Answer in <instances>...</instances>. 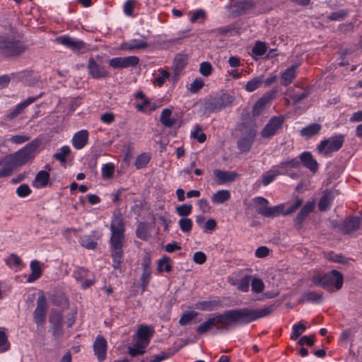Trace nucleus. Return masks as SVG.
Masks as SVG:
<instances>
[{"label":"nucleus","mask_w":362,"mask_h":362,"mask_svg":"<svg viewBox=\"0 0 362 362\" xmlns=\"http://www.w3.org/2000/svg\"><path fill=\"white\" fill-rule=\"evenodd\" d=\"M80 243L84 247L93 250L97 246V243L93 240L90 235H83L81 238Z\"/></svg>","instance_id":"09e8293b"},{"label":"nucleus","mask_w":362,"mask_h":362,"mask_svg":"<svg viewBox=\"0 0 362 362\" xmlns=\"http://www.w3.org/2000/svg\"><path fill=\"white\" fill-rule=\"evenodd\" d=\"M230 194L229 191L221 189L213 194L211 199L214 204H223L230 199Z\"/></svg>","instance_id":"c9c22d12"},{"label":"nucleus","mask_w":362,"mask_h":362,"mask_svg":"<svg viewBox=\"0 0 362 362\" xmlns=\"http://www.w3.org/2000/svg\"><path fill=\"white\" fill-rule=\"evenodd\" d=\"M172 266L170 265V258L168 256H163L158 262L157 271L160 273L163 271L170 272Z\"/></svg>","instance_id":"79ce46f5"},{"label":"nucleus","mask_w":362,"mask_h":362,"mask_svg":"<svg viewBox=\"0 0 362 362\" xmlns=\"http://www.w3.org/2000/svg\"><path fill=\"white\" fill-rule=\"evenodd\" d=\"M298 66V64H294L281 74V84L282 86H287L293 82L296 77V69Z\"/></svg>","instance_id":"393cba45"},{"label":"nucleus","mask_w":362,"mask_h":362,"mask_svg":"<svg viewBox=\"0 0 362 362\" xmlns=\"http://www.w3.org/2000/svg\"><path fill=\"white\" fill-rule=\"evenodd\" d=\"M322 126L320 124L313 123L303 127L300 130V135L306 139L311 138L317 135L320 132Z\"/></svg>","instance_id":"7c9ffc66"},{"label":"nucleus","mask_w":362,"mask_h":362,"mask_svg":"<svg viewBox=\"0 0 362 362\" xmlns=\"http://www.w3.org/2000/svg\"><path fill=\"white\" fill-rule=\"evenodd\" d=\"M305 329L306 326L302 323L294 325L293 326V332L291 335V339L292 340H296Z\"/></svg>","instance_id":"5fc2aeb1"},{"label":"nucleus","mask_w":362,"mask_h":362,"mask_svg":"<svg viewBox=\"0 0 362 362\" xmlns=\"http://www.w3.org/2000/svg\"><path fill=\"white\" fill-rule=\"evenodd\" d=\"M48 305L44 295L39 296L37 300V307L33 313L35 322L38 325L45 323Z\"/></svg>","instance_id":"9b49d317"},{"label":"nucleus","mask_w":362,"mask_h":362,"mask_svg":"<svg viewBox=\"0 0 362 362\" xmlns=\"http://www.w3.org/2000/svg\"><path fill=\"white\" fill-rule=\"evenodd\" d=\"M281 174H282V173L279 170V167L273 166L272 168L269 172L262 175L263 185L267 186L275 180L277 175Z\"/></svg>","instance_id":"72a5a7b5"},{"label":"nucleus","mask_w":362,"mask_h":362,"mask_svg":"<svg viewBox=\"0 0 362 362\" xmlns=\"http://www.w3.org/2000/svg\"><path fill=\"white\" fill-rule=\"evenodd\" d=\"M312 281L315 286L323 288L328 289L334 286L339 290L342 287L344 276L341 272L334 269L324 274L315 273L312 277Z\"/></svg>","instance_id":"20e7f679"},{"label":"nucleus","mask_w":362,"mask_h":362,"mask_svg":"<svg viewBox=\"0 0 362 362\" xmlns=\"http://www.w3.org/2000/svg\"><path fill=\"white\" fill-rule=\"evenodd\" d=\"M149 162V156L146 153L140 154L136 160L135 165L137 169L145 167Z\"/></svg>","instance_id":"13d9d810"},{"label":"nucleus","mask_w":362,"mask_h":362,"mask_svg":"<svg viewBox=\"0 0 362 362\" xmlns=\"http://www.w3.org/2000/svg\"><path fill=\"white\" fill-rule=\"evenodd\" d=\"M187 57L184 54H177L174 59L173 70L174 72L173 78H176L181 71L184 69V67L187 65Z\"/></svg>","instance_id":"bb28decb"},{"label":"nucleus","mask_w":362,"mask_h":362,"mask_svg":"<svg viewBox=\"0 0 362 362\" xmlns=\"http://www.w3.org/2000/svg\"><path fill=\"white\" fill-rule=\"evenodd\" d=\"M192 206L188 204H182L176 207L175 211L180 216H187L192 213Z\"/></svg>","instance_id":"bf43d9fd"},{"label":"nucleus","mask_w":362,"mask_h":362,"mask_svg":"<svg viewBox=\"0 0 362 362\" xmlns=\"http://www.w3.org/2000/svg\"><path fill=\"white\" fill-rule=\"evenodd\" d=\"M212 66L209 62H204L201 63L199 71L204 76H209L211 74Z\"/></svg>","instance_id":"69168bd1"},{"label":"nucleus","mask_w":362,"mask_h":362,"mask_svg":"<svg viewBox=\"0 0 362 362\" xmlns=\"http://www.w3.org/2000/svg\"><path fill=\"white\" fill-rule=\"evenodd\" d=\"M253 204L256 207V211L259 214V209H264L268 206L269 202L267 199L258 197L252 199Z\"/></svg>","instance_id":"864d4df0"},{"label":"nucleus","mask_w":362,"mask_h":362,"mask_svg":"<svg viewBox=\"0 0 362 362\" xmlns=\"http://www.w3.org/2000/svg\"><path fill=\"white\" fill-rule=\"evenodd\" d=\"M172 111L170 109H164L160 115V122L166 127H172L176 122V119L171 118Z\"/></svg>","instance_id":"4c0bfd02"},{"label":"nucleus","mask_w":362,"mask_h":362,"mask_svg":"<svg viewBox=\"0 0 362 362\" xmlns=\"http://www.w3.org/2000/svg\"><path fill=\"white\" fill-rule=\"evenodd\" d=\"M255 8V3L253 0H239L231 6L232 11L236 16L250 13Z\"/></svg>","instance_id":"f3484780"},{"label":"nucleus","mask_w":362,"mask_h":362,"mask_svg":"<svg viewBox=\"0 0 362 362\" xmlns=\"http://www.w3.org/2000/svg\"><path fill=\"white\" fill-rule=\"evenodd\" d=\"M300 165V163L298 158H291L282 161L279 165V169H286L288 168H298Z\"/></svg>","instance_id":"a18cd8bd"},{"label":"nucleus","mask_w":362,"mask_h":362,"mask_svg":"<svg viewBox=\"0 0 362 362\" xmlns=\"http://www.w3.org/2000/svg\"><path fill=\"white\" fill-rule=\"evenodd\" d=\"M241 132V137L238 141V148L242 152H247L255 140L257 130L252 124H243Z\"/></svg>","instance_id":"0eeeda50"},{"label":"nucleus","mask_w":362,"mask_h":362,"mask_svg":"<svg viewBox=\"0 0 362 362\" xmlns=\"http://www.w3.org/2000/svg\"><path fill=\"white\" fill-rule=\"evenodd\" d=\"M275 310V306L271 305L260 310H251L247 308L233 309L224 311L209 318L199 325L197 332L199 334L209 332L216 327L217 329H227L229 327L240 324H249L259 318L270 315Z\"/></svg>","instance_id":"f257e3e1"},{"label":"nucleus","mask_w":362,"mask_h":362,"mask_svg":"<svg viewBox=\"0 0 362 362\" xmlns=\"http://www.w3.org/2000/svg\"><path fill=\"white\" fill-rule=\"evenodd\" d=\"M235 100V97L228 93L209 97L204 100L203 104L204 112L206 114L220 112L223 109L231 107Z\"/></svg>","instance_id":"7ed1b4c3"},{"label":"nucleus","mask_w":362,"mask_h":362,"mask_svg":"<svg viewBox=\"0 0 362 362\" xmlns=\"http://www.w3.org/2000/svg\"><path fill=\"white\" fill-rule=\"evenodd\" d=\"M160 76L156 78L155 83H156L158 86H162L165 83V79L168 78L170 74L168 71L165 70H161L160 71Z\"/></svg>","instance_id":"338daca9"},{"label":"nucleus","mask_w":362,"mask_h":362,"mask_svg":"<svg viewBox=\"0 0 362 362\" xmlns=\"http://www.w3.org/2000/svg\"><path fill=\"white\" fill-rule=\"evenodd\" d=\"M115 172V165L112 163H106L102 168V177L104 179L111 178Z\"/></svg>","instance_id":"603ef678"},{"label":"nucleus","mask_w":362,"mask_h":362,"mask_svg":"<svg viewBox=\"0 0 362 362\" xmlns=\"http://www.w3.org/2000/svg\"><path fill=\"white\" fill-rule=\"evenodd\" d=\"M322 300V294L315 291H309L303 293L300 302H310L313 303H320Z\"/></svg>","instance_id":"2f4dec72"},{"label":"nucleus","mask_w":362,"mask_h":362,"mask_svg":"<svg viewBox=\"0 0 362 362\" xmlns=\"http://www.w3.org/2000/svg\"><path fill=\"white\" fill-rule=\"evenodd\" d=\"M154 334V329L151 326L140 325L138 327L136 334L133 336L134 339L147 346Z\"/></svg>","instance_id":"2eb2a0df"},{"label":"nucleus","mask_w":362,"mask_h":362,"mask_svg":"<svg viewBox=\"0 0 362 362\" xmlns=\"http://www.w3.org/2000/svg\"><path fill=\"white\" fill-rule=\"evenodd\" d=\"M191 137L197 139L199 143H204L206 139L205 134L202 132V128L200 126H197L196 129L192 132Z\"/></svg>","instance_id":"4d7b16f0"},{"label":"nucleus","mask_w":362,"mask_h":362,"mask_svg":"<svg viewBox=\"0 0 362 362\" xmlns=\"http://www.w3.org/2000/svg\"><path fill=\"white\" fill-rule=\"evenodd\" d=\"M93 350L95 355L100 361H103L106 358L107 341L103 336H98L93 343Z\"/></svg>","instance_id":"4be33fe9"},{"label":"nucleus","mask_w":362,"mask_h":362,"mask_svg":"<svg viewBox=\"0 0 362 362\" xmlns=\"http://www.w3.org/2000/svg\"><path fill=\"white\" fill-rule=\"evenodd\" d=\"M198 313L195 311H189L184 313L179 320V324L181 326H185L192 322L197 316Z\"/></svg>","instance_id":"c03bdc74"},{"label":"nucleus","mask_w":362,"mask_h":362,"mask_svg":"<svg viewBox=\"0 0 362 362\" xmlns=\"http://www.w3.org/2000/svg\"><path fill=\"white\" fill-rule=\"evenodd\" d=\"M300 163H302L303 166L309 169L313 173H316L318 169V163L315 159L313 158L311 153L305 151L302 153L300 156Z\"/></svg>","instance_id":"b1692460"},{"label":"nucleus","mask_w":362,"mask_h":362,"mask_svg":"<svg viewBox=\"0 0 362 362\" xmlns=\"http://www.w3.org/2000/svg\"><path fill=\"white\" fill-rule=\"evenodd\" d=\"M263 83V76H259L247 81L245 86V89L247 92H253L257 90Z\"/></svg>","instance_id":"58836bf2"},{"label":"nucleus","mask_w":362,"mask_h":362,"mask_svg":"<svg viewBox=\"0 0 362 362\" xmlns=\"http://www.w3.org/2000/svg\"><path fill=\"white\" fill-rule=\"evenodd\" d=\"M314 209L315 204L313 202H308L303 206L294 219V226L296 228H301L303 221L307 218L308 215L314 210Z\"/></svg>","instance_id":"aec40b11"},{"label":"nucleus","mask_w":362,"mask_h":362,"mask_svg":"<svg viewBox=\"0 0 362 362\" xmlns=\"http://www.w3.org/2000/svg\"><path fill=\"white\" fill-rule=\"evenodd\" d=\"M284 122V116L273 117L262 129V136L264 138L274 136L278 129L281 127Z\"/></svg>","instance_id":"4468645a"},{"label":"nucleus","mask_w":362,"mask_h":362,"mask_svg":"<svg viewBox=\"0 0 362 362\" xmlns=\"http://www.w3.org/2000/svg\"><path fill=\"white\" fill-rule=\"evenodd\" d=\"M223 307L221 302L218 299H214L211 300L198 301L194 304L196 309L203 311H212L216 308Z\"/></svg>","instance_id":"a878e982"},{"label":"nucleus","mask_w":362,"mask_h":362,"mask_svg":"<svg viewBox=\"0 0 362 362\" xmlns=\"http://www.w3.org/2000/svg\"><path fill=\"white\" fill-rule=\"evenodd\" d=\"M180 230L184 233H189L192 227V221L189 218H182L179 221Z\"/></svg>","instance_id":"3c124183"},{"label":"nucleus","mask_w":362,"mask_h":362,"mask_svg":"<svg viewBox=\"0 0 362 362\" xmlns=\"http://www.w3.org/2000/svg\"><path fill=\"white\" fill-rule=\"evenodd\" d=\"M70 153V148L68 146H64L61 148L60 152H57L54 154V158L61 163H65L66 161V158Z\"/></svg>","instance_id":"49530a36"},{"label":"nucleus","mask_w":362,"mask_h":362,"mask_svg":"<svg viewBox=\"0 0 362 362\" xmlns=\"http://www.w3.org/2000/svg\"><path fill=\"white\" fill-rule=\"evenodd\" d=\"M213 173L219 185L232 182L238 177V174L234 171H225L219 169L214 170Z\"/></svg>","instance_id":"5701e85b"},{"label":"nucleus","mask_w":362,"mask_h":362,"mask_svg":"<svg viewBox=\"0 0 362 362\" xmlns=\"http://www.w3.org/2000/svg\"><path fill=\"white\" fill-rule=\"evenodd\" d=\"M42 93H40L39 95L33 96V97H29L28 99H26L23 103L18 104L15 107L13 110H12L9 113H8L4 119L8 120H13L16 117H17L19 115L23 113V110L30 104L35 102L39 98L42 96Z\"/></svg>","instance_id":"a211bd4d"},{"label":"nucleus","mask_w":362,"mask_h":362,"mask_svg":"<svg viewBox=\"0 0 362 362\" xmlns=\"http://www.w3.org/2000/svg\"><path fill=\"white\" fill-rule=\"evenodd\" d=\"M124 240H110L111 257L112 258V267L119 269L123 262V245Z\"/></svg>","instance_id":"1a4fd4ad"},{"label":"nucleus","mask_w":362,"mask_h":362,"mask_svg":"<svg viewBox=\"0 0 362 362\" xmlns=\"http://www.w3.org/2000/svg\"><path fill=\"white\" fill-rule=\"evenodd\" d=\"M334 199V194L332 192L325 193L320 199L318 208L321 211L327 210L331 204L332 199Z\"/></svg>","instance_id":"e433bc0d"},{"label":"nucleus","mask_w":362,"mask_h":362,"mask_svg":"<svg viewBox=\"0 0 362 362\" xmlns=\"http://www.w3.org/2000/svg\"><path fill=\"white\" fill-rule=\"evenodd\" d=\"M151 277V269H144L142 270V274L141 276V288L142 289V292L145 291L147 286L150 281Z\"/></svg>","instance_id":"de8ad7c7"},{"label":"nucleus","mask_w":362,"mask_h":362,"mask_svg":"<svg viewBox=\"0 0 362 362\" xmlns=\"http://www.w3.org/2000/svg\"><path fill=\"white\" fill-rule=\"evenodd\" d=\"M267 45L264 42L257 41L252 47V52L256 56H262L267 52Z\"/></svg>","instance_id":"8fccbe9b"},{"label":"nucleus","mask_w":362,"mask_h":362,"mask_svg":"<svg viewBox=\"0 0 362 362\" xmlns=\"http://www.w3.org/2000/svg\"><path fill=\"white\" fill-rule=\"evenodd\" d=\"M17 194L21 197H24L29 195L31 193V189L29 186L26 184L20 185L16 189Z\"/></svg>","instance_id":"774afa93"},{"label":"nucleus","mask_w":362,"mask_h":362,"mask_svg":"<svg viewBox=\"0 0 362 362\" xmlns=\"http://www.w3.org/2000/svg\"><path fill=\"white\" fill-rule=\"evenodd\" d=\"M310 93V90L309 88L304 89L301 93L293 94L291 96V98L293 100V105H296L300 103L303 100L307 98Z\"/></svg>","instance_id":"6e6d98bb"},{"label":"nucleus","mask_w":362,"mask_h":362,"mask_svg":"<svg viewBox=\"0 0 362 362\" xmlns=\"http://www.w3.org/2000/svg\"><path fill=\"white\" fill-rule=\"evenodd\" d=\"M149 226L148 224L146 222H141L138 224L136 230V235L137 238H139L141 240H146L148 238V231H149Z\"/></svg>","instance_id":"ea45409f"},{"label":"nucleus","mask_w":362,"mask_h":362,"mask_svg":"<svg viewBox=\"0 0 362 362\" xmlns=\"http://www.w3.org/2000/svg\"><path fill=\"white\" fill-rule=\"evenodd\" d=\"M41 144L40 139H35L18 151L5 156L3 159L4 165L0 169V177L10 175L15 168L33 159Z\"/></svg>","instance_id":"f03ea898"},{"label":"nucleus","mask_w":362,"mask_h":362,"mask_svg":"<svg viewBox=\"0 0 362 362\" xmlns=\"http://www.w3.org/2000/svg\"><path fill=\"white\" fill-rule=\"evenodd\" d=\"M49 180V173L46 170H40L35 175L33 185L37 188H43L48 185Z\"/></svg>","instance_id":"c756f323"},{"label":"nucleus","mask_w":362,"mask_h":362,"mask_svg":"<svg viewBox=\"0 0 362 362\" xmlns=\"http://www.w3.org/2000/svg\"><path fill=\"white\" fill-rule=\"evenodd\" d=\"M88 271L83 268H78L74 272L73 276L77 281H83V279L87 276Z\"/></svg>","instance_id":"e2e57ef3"},{"label":"nucleus","mask_w":362,"mask_h":362,"mask_svg":"<svg viewBox=\"0 0 362 362\" xmlns=\"http://www.w3.org/2000/svg\"><path fill=\"white\" fill-rule=\"evenodd\" d=\"M284 208V206L283 204H279L272 207L267 206L264 209H259V214L267 218L276 217L281 214H283Z\"/></svg>","instance_id":"c85d7f7f"},{"label":"nucleus","mask_w":362,"mask_h":362,"mask_svg":"<svg viewBox=\"0 0 362 362\" xmlns=\"http://www.w3.org/2000/svg\"><path fill=\"white\" fill-rule=\"evenodd\" d=\"M110 240H124V223L120 214H114L110 224Z\"/></svg>","instance_id":"9d476101"},{"label":"nucleus","mask_w":362,"mask_h":362,"mask_svg":"<svg viewBox=\"0 0 362 362\" xmlns=\"http://www.w3.org/2000/svg\"><path fill=\"white\" fill-rule=\"evenodd\" d=\"M56 41L74 52H81L86 49V44L83 41L67 35L59 36L57 37Z\"/></svg>","instance_id":"ddd939ff"},{"label":"nucleus","mask_w":362,"mask_h":362,"mask_svg":"<svg viewBox=\"0 0 362 362\" xmlns=\"http://www.w3.org/2000/svg\"><path fill=\"white\" fill-rule=\"evenodd\" d=\"M146 347L147 346L136 341V343L133 346H128L129 354L132 357L143 355L146 352L145 349Z\"/></svg>","instance_id":"a19ab883"},{"label":"nucleus","mask_w":362,"mask_h":362,"mask_svg":"<svg viewBox=\"0 0 362 362\" xmlns=\"http://www.w3.org/2000/svg\"><path fill=\"white\" fill-rule=\"evenodd\" d=\"M275 95L276 91L272 90L267 93L263 97L259 98L253 106L252 115L254 116L259 115L266 106L273 100Z\"/></svg>","instance_id":"6ab92c4d"},{"label":"nucleus","mask_w":362,"mask_h":362,"mask_svg":"<svg viewBox=\"0 0 362 362\" xmlns=\"http://www.w3.org/2000/svg\"><path fill=\"white\" fill-rule=\"evenodd\" d=\"M30 269L32 270V273L29 275L27 279V281L29 283L36 281L42 275L40 264L37 260H33L30 262Z\"/></svg>","instance_id":"473e14b6"},{"label":"nucleus","mask_w":362,"mask_h":362,"mask_svg":"<svg viewBox=\"0 0 362 362\" xmlns=\"http://www.w3.org/2000/svg\"><path fill=\"white\" fill-rule=\"evenodd\" d=\"M28 49V46L20 40L0 35V54L5 57H18Z\"/></svg>","instance_id":"39448f33"},{"label":"nucleus","mask_w":362,"mask_h":362,"mask_svg":"<svg viewBox=\"0 0 362 362\" xmlns=\"http://www.w3.org/2000/svg\"><path fill=\"white\" fill-rule=\"evenodd\" d=\"M139 62V59L136 56H129L126 57H115L109 61V65L115 69L127 68L135 66Z\"/></svg>","instance_id":"dca6fc26"},{"label":"nucleus","mask_w":362,"mask_h":362,"mask_svg":"<svg viewBox=\"0 0 362 362\" xmlns=\"http://www.w3.org/2000/svg\"><path fill=\"white\" fill-rule=\"evenodd\" d=\"M49 322L52 334L55 339H58L62 337L64 332L62 329V314L57 310H52L49 314Z\"/></svg>","instance_id":"f8f14e48"},{"label":"nucleus","mask_w":362,"mask_h":362,"mask_svg":"<svg viewBox=\"0 0 362 362\" xmlns=\"http://www.w3.org/2000/svg\"><path fill=\"white\" fill-rule=\"evenodd\" d=\"M251 286L252 291L256 293L262 292L264 287V282L258 278H255L252 281Z\"/></svg>","instance_id":"680f3d73"},{"label":"nucleus","mask_w":362,"mask_h":362,"mask_svg":"<svg viewBox=\"0 0 362 362\" xmlns=\"http://www.w3.org/2000/svg\"><path fill=\"white\" fill-rule=\"evenodd\" d=\"M148 45L146 41L137 39L123 44V48L128 50L145 49L148 47Z\"/></svg>","instance_id":"f704fd0d"},{"label":"nucleus","mask_w":362,"mask_h":362,"mask_svg":"<svg viewBox=\"0 0 362 362\" xmlns=\"http://www.w3.org/2000/svg\"><path fill=\"white\" fill-rule=\"evenodd\" d=\"M344 141V136L342 134L335 135L327 139H325L317 146V151L320 153L329 155L339 151Z\"/></svg>","instance_id":"6e6552de"},{"label":"nucleus","mask_w":362,"mask_h":362,"mask_svg":"<svg viewBox=\"0 0 362 362\" xmlns=\"http://www.w3.org/2000/svg\"><path fill=\"white\" fill-rule=\"evenodd\" d=\"M178 350L179 349H169L167 351H162L159 354L154 356L153 359L149 362H161L173 356Z\"/></svg>","instance_id":"37998d69"},{"label":"nucleus","mask_w":362,"mask_h":362,"mask_svg":"<svg viewBox=\"0 0 362 362\" xmlns=\"http://www.w3.org/2000/svg\"><path fill=\"white\" fill-rule=\"evenodd\" d=\"M362 217L358 216H349L340 222L332 220V226L343 235H349L360 228Z\"/></svg>","instance_id":"423d86ee"},{"label":"nucleus","mask_w":362,"mask_h":362,"mask_svg":"<svg viewBox=\"0 0 362 362\" xmlns=\"http://www.w3.org/2000/svg\"><path fill=\"white\" fill-rule=\"evenodd\" d=\"M88 69L89 74L93 78H107L109 76V73L106 71L105 68L98 64L93 58H90L88 60Z\"/></svg>","instance_id":"412c9836"},{"label":"nucleus","mask_w":362,"mask_h":362,"mask_svg":"<svg viewBox=\"0 0 362 362\" xmlns=\"http://www.w3.org/2000/svg\"><path fill=\"white\" fill-rule=\"evenodd\" d=\"M348 15V11L346 10H340L336 12L332 13L328 18L330 21H341L344 19Z\"/></svg>","instance_id":"0e129e2a"},{"label":"nucleus","mask_w":362,"mask_h":362,"mask_svg":"<svg viewBox=\"0 0 362 362\" xmlns=\"http://www.w3.org/2000/svg\"><path fill=\"white\" fill-rule=\"evenodd\" d=\"M88 132L86 130H81L74 134L72 139L73 146L76 149H81L88 142Z\"/></svg>","instance_id":"cd10ccee"},{"label":"nucleus","mask_w":362,"mask_h":362,"mask_svg":"<svg viewBox=\"0 0 362 362\" xmlns=\"http://www.w3.org/2000/svg\"><path fill=\"white\" fill-rule=\"evenodd\" d=\"M303 204L301 199H296L288 209L285 211L283 209V214L287 216L294 213Z\"/></svg>","instance_id":"052dcab7"}]
</instances>
